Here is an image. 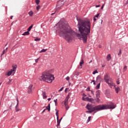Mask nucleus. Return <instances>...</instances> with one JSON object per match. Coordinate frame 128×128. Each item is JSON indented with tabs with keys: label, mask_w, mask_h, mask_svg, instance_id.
Segmentation results:
<instances>
[{
	"label": "nucleus",
	"mask_w": 128,
	"mask_h": 128,
	"mask_svg": "<svg viewBox=\"0 0 128 128\" xmlns=\"http://www.w3.org/2000/svg\"><path fill=\"white\" fill-rule=\"evenodd\" d=\"M76 20L78 22V28L80 34H76L77 38L79 40H82L84 44L88 42V36L90 34V20L85 18H82L76 16Z\"/></svg>",
	"instance_id": "obj_1"
},
{
	"label": "nucleus",
	"mask_w": 128,
	"mask_h": 128,
	"mask_svg": "<svg viewBox=\"0 0 128 128\" xmlns=\"http://www.w3.org/2000/svg\"><path fill=\"white\" fill-rule=\"evenodd\" d=\"M60 36L64 38L68 42H70L74 38V31L68 26V23L65 22L64 23L59 24Z\"/></svg>",
	"instance_id": "obj_2"
},
{
	"label": "nucleus",
	"mask_w": 128,
	"mask_h": 128,
	"mask_svg": "<svg viewBox=\"0 0 128 128\" xmlns=\"http://www.w3.org/2000/svg\"><path fill=\"white\" fill-rule=\"evenodd\" d=\"M39 80L50 84L54 80V76L50 73V71H45L42 74V76L39 78Z\"/></svg>",
	"instance_id": "obj_3"
},
{
	"label": "nucleus",
	"mask_w": 128,
	"mask_h": 128,
	"mask_svg": "<svg viewBox=\"0 0 128 128\" xmlns=\"http://www.w3.org/2000/svg\"><path fill=\"white\" fill-rule=\"evenodd\" d=\"M86 108L88 110V111L86 112V114H92L94 112L93 116H94V114L98 112H100V105L93 106L92 104H88L86 106Z\"/></svg>",
	"instance_id": "obj_4"
},
{
	"label": "nucleus",
	"mask_w": 128,
	"mask_h": 128,
	"mask_svg": "<svg viewBox=\"0 0 128 128\" xmlns=\"http://www.w3.org/2000/svg\"><path fill=\"white\" fill-rule=\"evenodd\" d=\"M99 106L100 110H114L116 108V105L112 102H110L108 104H100Z\"/></svg>",
	"instance_id": "obj_5"
},
{
	"label": "nucleus",
	"mask_w": 128,
	"mask_h": 128,
	"mask_svg": "<svg viewBox=\"0 0 128 128\" xmlns=\"http://www.w3.org/2000/svg\"><path fill=\"white\" fill-rule=\"evenodd\" d=\"M66 2V0H60L58 2L56 6L58 8H60L61 6H62L64 4V2Z\"/></svg>",
	"instance_id": "obj_6"
},
{
	"label": "nucleus",
	"mask_w": 128,
	"mask_h": 128,
	"mask_svg": "<svg viewBox=\"0 0 128 128\" xmlns=\"http://www.w3.org/2000/svg\"><path fill=\"white\" fill-rule=\"evenodd\" d=\"M82 100H84L85 102H90L92 104H94V100L92 98H88V97H83L82 98Z\"/></svg>",
	"instance_id": "obj_7"
},
{
	"label": "nucleus",
	"mask_w": 128,
	"mask_h": 128,
	"mask_svg": "<svg viewBox=\"0 0 128 128\" xmlns=\"http://www.w3.org/2000/svg\"><path fill=\"white\" fill-rule=\"evenodd\" d=\"M12 68L10 70L12 72V76H14L16 72V68H18V66L16 64L12 66Z\"/></svg>",
	"instance_id": "obj_8"
},
{
	"label": "nucleus",
	"mask_w": 128,
	"mask_h": 128,
	"mask_svg": "<svg viewBox=\"0 0 128 128\" xmlns=\"http://www.w3.org/2000/svg\"><path fill=\"white\" fill-rule=\"evenodd\" d=\"M108 78V73H106V74L104 76V80L106 84L110 81V78Z\"/></svg>",
	"instance_id": "obj_9"
},
{
	"label": "nucleus",
	"mask_w": 128,
	"mask_h": 128,
	"mask_svg": "<svg viewBox=\"0 0 128 128\" xmlns=\"http://www.w3.org/2000/svg\"><path fill=\"white\" fill-rule=\"evenodd\" d=\"M69 96L70 95H68L67 97L66 98V99L64 100L63 101V102H64V106H66L68 102V98H68Z\"/></svg>",
	"instance_id": "obj_10"
},
{
	"label": "nucleus",
	"mask_w": 128,
	"mask_h": 128,
	"mask_svg": "<svg viewBox=\"0 0 128 128\" xmlns=\"http://www.w3.org/2000/svg\"><path fill=\"white\" fill-rule=\"evenodd\" d=\"M106 84H108L109 86L111 88H112V86H114V88H116V84H114V82H109L108 81V82H106Z\"/></svg>",
	"instance_id": "obj_11"
},
{
	"label": "nucleus",
	"mask_w": 128,
	"mask_h": 128,
	"mask_svg": "<svg viewBox=\"0 0 128 128\" xmlns=\"http://www.w3.org/2000/svg\"><path fill=\"white\" fill-rule=\"evenodd\" d=\"M17 104L15 107V110L16 112H20V109L18 108V98H16Z\"/></svg>",
	"instance_id": "obj_12"
},
{
	"label": "nucleus",
	"mask_w": 128,
	"mask_h": 128,
	"mask_svg": "<svg viewBox=\"0 0 128 128\" xmlns=\"http://www.w3.org/2000/svg\"><path fill=\"white\" fill-rule=\"evenodd\" d=\"M96 98H100V90H98L96 91Z\"/></svg>",
	"instance_id": "obj_13"
},
{
	"label": "nucleus",
	"mask_w": 128,
	"mask_h": 128,
	"mask_svg": "<svg viewBox=\"0 0 128 128\" xmlns=\"http://www.w3.org/2000/svg\"><path fill=\"white\" fill-rule=\"evenodd\" d=\"M96 99H94V102L96 103V102L94 101L96 100V102H98V104H100V97H96Z\"/></svg>",
	"instance_id": "obj_14"
},
{
	"label": "nucleus",
	"mask_w": 128,
	"mask_h": 128,
	"mask_svg": "<svg viewBox=\"0 0 128 128\" xmlns=\"http://www.w3.org/2000/svg\"><path fill=\"white\" fill-rule=\"evenodd\" d=\"M114 88L115 90V92H116V94H118V92H120V87L118 86V87H116Z\"/></svg>",
	"instance_id": "obj_15"
},
{
	"label": "nucleus",
	"mask_w": 128,
	"mask_h": 128,
	"mask_svg": "<svg viewBox=\"0 0 128 128\" xmlns=\"http://www.w3.org/2000/svg\"><path fill=\"white\" fill-rule=\"evenodd\" d=\"M112 59V57L110 56V54H108L106 56V60L108 62H110V60Z\"/></svg>",
	"instance_id": "obj_16"
},
{
	"label": "nucleus",
	"mask_w": 128,
	"mask_h": 128,
	"mask_svg": "<svg viewBox=\"0 0 128 128\" xmlns=\"http://www.w3.org/2000/svg\"><path fill=\"white\" fill-rule=\"evenodd\" d=\"M42 96L43 98H48V96H46V92H42Z\"/></svg>",
	"instance_id": "obj_17"
},
{
	"label": "nucleus",
	"mask_w": 128,
	"mask_h": 128,
	"mask_svg": "<svg viewBox=\"0 0 128 128\" xmlns=\"http://www.w3.org/2000/svg\"><path fill=\"white\" fill-rule=\"evenodd\" d=\"M30 32L28 31L22 34V36H28Z\"/></svg>",
	"instance_id": "obj_18"
},
{
	"label": "nucleus",
	"mask_w": 128,
	"mask_h": 128,
	"mask_svg": "<svg viewBox=\"0 0 128 128\" xmlns=\"http://www.w3.org/2000/svg\"><path fill=\"white\" fill-rule=\"evenodd\" d=\"M12 72L11 70H10V71H9L8 72V73H7V76H10V75H12Z\"/></svg>",
	"instance_id": "obj_19"
},
{
	"label": "nucleus",
	"mask_w": 128,
	"mask_h": 128,
	"mask_svg": "<svg viewBox=\"0 0 128 128\" xmlns=\"http://www.w3.org/2000/svg\"><path fill=\"white\" fill-rule=\"evenodd\" d=\"M84 64V60L82 59L81 60V62H80V66H82V64Z\"/></svg>",
	"instance_id": "obj_20"
},
{
	"label": "nucleus",
	"mask_w": 128,
	"mask_h": 128,
	"mask_svg": "<svg viewBox=\"0 0 128 128\" xmlns=\"http://www.w3.org/2000/svg\"><path fill=\"white\" fill-rule=\"evenodd\" d=\"M46 108L48 110V112H50V104H48V106H46Z\"/></svg>",
	"instance_id": "obj_21"
},
{
	"label": "nucleus",
	"mask_w": 128,
	"mask_h": 128,
	"mask_svg": "<svg viewBox=\"0 0 128 128\" xmlns=\"http://www.w3.org/2000/svg\"><path fill=\"white\" fill-rule=\"evenodd\" d=\"M28 14L30 16H32L34 15V12H32V10H30V12H28Z\"/></svg>",
	"instance_id": "obj_22"
},
{
	"label": "nucleus",
	"mask_w": 128,
	"mask_h": 128,
	"mask_svg": "<svg viewBox=\"0 0 128 128\" xmlns=\"http://www.w3.org/2000/svg\"><path fill=\"white\" fill-rule=\"evenodd\" d=\"M32 26H34V25L32 24L30 26H29V28L28 29V32H30V30H32Z\"/></svg>",
	"instance_id": "obj_23"
},
{
	"label": "nucleus",
	"mask_w": 128,
	"mask_h": 128,
	"mask_svg": "<svg viewBox=\"0 0 128 128\" xmlns=\"http://www.w3.org/2000/svg\"><path fill=\"white\" fill-rule=\"evenodd\" d=\"M100 86V83H99L97 84V86H96V89L99 90Z\"/></svg>",
	"instance_id": "obj_24"
},
{
	"label": "nucleus",
	"mask_w": 128,
	"mask_h": 128,
	"mask_svg": "<svg viewBox=\"0 0 128 128\" xmlns=\"http://www.w3.org/2000/svg\"><path fill=\"white\" fill-rule=\"evenodd\" d=\"M46 50H48V49H42V50H41L40 52V53L42 54V52H46Z\"/></svg>",
	"instance_id": "obj_25"
},
{
	"label": "nucleus",
	"mask_w": 128,
	"mask_h": 128,
	"mask_svg": "<svg viewBox=\"0 0 128 128\" xmlns=\"http://www.w3.org/2000/svg\"><path fill=\"white\" fill-rule=\"evenodd\" d=\"M102 80V76L99 75L96 77V80Z\"/></svg>",
	"instance_id": "obj_26"
},
{
	"label": "nucleus",
	"mask_w": 128,
	"mask_h": 128,
	"mask_svg": "<svg viewBox=\"0 0 128 128\" xmlns=\"http://www.w3.org/2000/svg\"><path fill=\"white\" fill-rule=\"evenodd\" d=\"M56 110V116H57V120H58V110Z\"/></svg>",
	"instance_id": "obj_27"
},
{
	"label": "nucleus",
	"mask_w": 128,
	"mask_h": 128,
	"mask_svg": "<svg viewBox=\"0 0 128 128\" xmlns=\"http://www.w3.org/2000/svg\"><path fill=\"white\" fill-rule=\"evenodd\" d=\"M12 80H9V81L6 83V84H12Z\"/></svg>",
	"instance_id": "obj_28"
},
{
	"label": "nucleus",
	"mask_w": 128,
	"mask_h": 128,
	"mask_svg": "<svg viewBox=\"0 0 128 128\" xmlns=\"http://www.w3.org/2000/svg\"><path fill=\"white\" fill-rule=\"evenodd\" d=\"M35 2L36 4H40V0H35Z\"/></svg>",
	"instance_id": "obj_29"
},
{
	"label": "nucleus",
	"mask_w": 128,
	"mask_h": 128,
	"mask_svg": "<svg viewBox=\"0 0 128 128\" xmlns=\"http://www.w3.org/2000/svg\"><path fill=\"white\" fill-rule=\"evenodd\" d=\"M32 89H28V94H32Z\"/></svg>",
	"instance_id": "obj_30"
},
{
	"label": "nucleus",
	"mask_w": 128,
	"mask_h": 128,
	"mask_svg": "<svg viewBox=\"0 0 128 128\" xmlns=\"http://www.w3.org/2000/svg\"><path fill=\"white\" fill-rule=\"evenodd\" d=\"M28 90H32V84H30L28 88Z\"/></svg>",
	"instance_id": "obj_31"
},
{
	"label": "nucleus",
	"mask_w": 128,
	"mask_h": 128,
	"mask_svg": "<svg viewBox=\"0 0 128 128\" xmlns=\"http://www.w3.org/2000/svg\"><path fill=\"white\" fill-rule=\"evenodd\" d=\"M54 102H55V106H56V104H58V99L54 100Z\"/></svg>",
	"instance_id": "obj_32"
},
{
	"label": "nucleus",
	"mask_w": 128,
	"mask_h": 128,
	"mask_svg": "<svg viewBox=\"0 0 128 128\" xmlns=\"http://www.w3.org/2000/svg\"><path fill=\"white\" fill-rule=\"evenodd\" d=\"M90 118H92V116H89L88 118V120H87V122H90Z\"/></svg>",
	"instance_id": "obj_33"
},
{
	"label": "nucleus",
	"mask_w": 128,
	"mask_h": 128,
	"mask_svg": "<svg viewBox=\"0 0 128 128\" xmlns=\"http://www.w3.org/2000/svg\"><path fill=\"white\" fill-rule=\"evenodd\" d=\"M38 40H40V38H36L34 39L35 42H38Z\"/></svg>",
	"instance_id": "obj_34"
},
{
	"label": "nucleus",
	"mask_w": 128,
	"mask_h": 128,
	"mask_svg": "<svg viewBox=\"0 0 128 128\" xmlns=\"http://www.w3.org/2000/svg\"><path fill=\"white\" fill-rule=\"evenodd\" d=\"M40 6L38 5V6H36V10H40Z\"/></svg>",
	"instance_id": "obj_35"
},
{
	"label": "nucleus",
	"mask_w": 128,
	"mask_h": 128,
	"mask_svg": "<svg viewBox=\"0 0 128 128\" xmlns=\"http://www.w3.org/2000/svg\"><path fill=\"white\" fill-rule=\"evenodd\" d=\"M86 90V92H90V87H88Z\"/></svg>",
	"instance_id": "obj_36"
},
{
	"label": "nucleus",
	"mask_w": 128,
	"mask_h": 128,
	"mask_svg": "<svg viewBox=\"0 0 128 128\" xmlns=\"http://www.w3.org/2000/svg\"><path fill=\"white\" fill-rule=\"evenodd\" d=\"M100 16V13L97 14L94 16V18H98Z\"/></svg>",
	"instance_id": "obj_37"
},
{
	"label": "nucleus",
	"mask_w": 128,
	"mask_h": 128,
	"mask_svg": "<svg viewBox=\"0 0 128 128\" xmlns=\"http://www.w3.org/2000/svg\"><path fill=\"white\" fill-rule=\"evenodd\" d=\"M98 70H96L93 72L92 74H98Z\"/></svg>",
	"instance_id": "obj_38"
},
{
	"label": "nucleus",
	"mask_w": 128,
	"mask_h": 128,
	"mask_svg": "<svg viewBox=\"0 0 128 128\" xmlns=\"http://www.w3.org/2000/svg\"><path fill=\"white\" fill-rule=\"evenodd\" d=\"M90 92H91V94H93V96H94V91L92 90H90Z\"/></svg>",
	"instance_id": "obj_39"
},
{
	"label": "nucleus",
	"mask_w": 128,
	"mask_h": 128,
	"mask_svg": "<svg viewBox=\"0 0 128 128\" xmlns=\"http://www.w3.org/2000/svg\"><path fill=\"white\" fill-rule=\"evenodd\" d=\"M122 54V50H120L118 54V56H120Z\"/></svg>",
	"instance_id": "obj_40"
},
{
	"label": "nucleus",
	"mask_w": 128,
	"mask_h": 128,
	"mask_svg": "<svg viewBox=\"0 0 128 128\" xmlns=\"http://www.w3.org/2000/svg\"><path fill=\"white\" fill-rule=\"evenodd\" d=\"M65 106H66V110H68V108H70V107L68 106V105Z\"/></svg>",
	"instance_id": "obj_41"
},
{
	"label": "nucleus",
	"mask_w": 128,
	"mask_h": 128,
	"mask_svg": "<svg viewBox=\"0 0 128 128\" xmlns=\"http://www.w3.org/2000/svg\"><path fill=\"white\" fill-rule=\"evenodd\" d=\"M66 80H70V76H68L66 78Z\"/></svg>",
	"instance_id": "obj_42"
},
{
	"label": "nucleus",
	"mask_w": 128,
	"mask_h": 128,
	"mask_svg": "<svg viewBox=\"0 0 128 128\" xmlns=\"http://www.w3.org/2000/svg\"><path fill=\"white\" fill-rule=\"evenodd\" d=\"M62 90H64V87L61 88L59 90L58 92H62Z\"/></svg>",
	"instance_id": "obj_43"
},
{
	"label": "nucleus",
	"mask_w": 128,
	"mask_h": 128,
	"mask_svg": "<svg viewBox=\"0 0 128 128\" xmlns=\"http://www.w3.org/2000/svg\"><path fill=\"white\" fill-rule=\"evenodd\" d=\"M38 60H40V58H38L35 60L36 62H38Z\"/></svg>",
	"instance_id": "obj_44"
},
{
	"label": "nucleus",
	"mask_w": 128,
	"mask_h": 128,
	"mask_svg": "<svg viewBox=\"0 0 128 128\" xmlns=\"http://www.w3.org/2000/svg\"><path fill=\"white\" fill-rule=\"evenodd\" d=\"M4 52H5V50H4L3 52H2V54H1V56H4Z\"/></svg>",
	"instance_id": "obj_45"
},
{
	"label": "nucleus",
	"mask_w": 128,
	"mask_h": 128,
	"mask_svg": "<svg viewBox=\"0 0 128 128\" xmlns=\"http://www.w3.org/2000/svg\"><path fill=\"white\" fill-rule=\"evenodd\" d=\"M127 68H128L127 66H124V70H126Z\"/></svg>",
	"instance_id": "obj_46"
},
{
	"label": "nucleus",
	"mask_w": 128,
	"mask_h": 128,
	"mask_svg": "<svg viewBox=\"0 0 128 128\" xmlns=\"http://www.w3.org/2000/svg\"><path fill=\"white\" fill-rule=\"evenodd\" d=\"M100 5L99 4V5H96V8H100Z\"/></svg>",
	"instance_id": "obj_47"
},
{
	"label": "nucleus",
	"mask_w": 128,
	"mask_h": 128,
	"mask_svg": "<svg viewBox=\"0 0 128 128\" xmlns=\"http://www.w3.org/2000/svg\"><path fill=\"white\" fill-rule=\"evenodd\" d=\"M116 84H120V80H118L116 81Z\"/></svg>",
	"instance_id": "obj_48"
},
{
	"label": "nucleus",
	"mask_w": 128,
	"mask_h": 128,
	"mask_svg": "<svg viewBox=\"0 0 128 128\" xmlns=\"http://www.w3.org/2000/svg\"><path fill=\"white\" fill-rule=\"evenodd\" d=\"M104 6V4H103L102 6L101 7V10H103Z\"/></svg>",
	"instance_id": "obj_49"
},
{
	"label": "nucleus",
	"mask_w": 128,
	"mask_h": 128,
	"mask_svg": "<svg viewBox=\"0 0 128 128\" xmlns=\"http://www.w3.org/2000/svg\"><path fill=\"white\" fill-rule=\"evenodd\" d=\"M102 48V46L99 44L98 45V48Z\"/></svg>",
	"instance_id": "obj_50"
},
{
	"label": "nucleus",
	"mask_w": 128,
	"mask_h": 128,
	"mask_svg": "<svg viewBox=\"0 0 128 128\" xmlns=\"http://www.w3.org/2000/svg\"><path fill=\"white\" fill-rule=\"evenodd\" d=\"M68 88H66V89H65V92L66 93L67 92H68Z\"/></svg>",
	"instance_id": "obj_51"
},
{
	"label": "nucleus",
	"mask_w": 128,
	"mask_h": 128,
	"mask_svg": "<svg viewBox=\"0 0 128 128\" xmlns=\"http://www.w3.org/2000/svg\"><path fill=\"white\" fill-rule=\"evenodd\" d=\"M94 22H96V17H94Z\"/></svg>",
	"instance_id": "obj_52"
},
{
	"label": "nucleus",
	"mask_w": 128,
	"mask_h": 128,
	"mask_svg": "<svg viewBox=\"0 0 128 128\" xmlns=\"http://www.w3.org/2000/svg\"><path fill=\"white\" fill-rule=\"evenodd\" d=\"M46 112V109L44 110L42 112V114H44V112Z\"/></svg>",
	"instance_id": "obj_53"
},
{
	"label": "nucleus",
	"mask_w": 128,
	"mask_h": 128,
	"mask_svg": "<svg viewBox=\"0 0 128 128\" xmlns=\"http://www.w3.org/2000/svg\"><path fill=\"white\" fill-rule=\"evenodd\" d=\"M53 14H56V12L52 13V14H51V16H53Z\"/></svg>",
	"instance_id": "obj_54"
},
{
	"label": "nucleus",
	"mask_w": 128,
	"mask_h": 128,
	"mask_svg": "<svg viewBox=\"0 0 128 128\" xmlns=\"http://www.w3.org/2000/svg\"><path fill=\"white\" fill-rule=\"evenodd\" d=\"M14 16H10V20H12V18H13Z\"/></svg>",
	"instance_id": "obj_55"
},
{
	"label": "nucleus",
	"mask_w": 128,
	"mask_h": 128,
	"mask_svg": "<svg viewBox=\"0 0 128 128\" xmlns=\"http://www.w3.org/2000/svg\"><path fill=\"white\" fill-rule=\"evenodd\" d=\"M50 100H52V98H48V101Z\"/></svg>",
	"instance_id": "obj_56"
},
{
	"label": "nucleus",
	"mask_w": 128,
	"mask_h": 128,
	"mask_svg": "<svg viewBox=\"0 0 128 128\" xmlns=\"http://www.w3.org/2000/svg\"><path fill=\"white\" fill-rule=\"evenodd\" d=\"M106 66V65H102V68H104Z\"/></svg>",
	"instance_id": "obj_57"
},
{
	"label": "nucleus",
	"mask_w": 128,
	"mask_h": 128,
	"mask_svg": "<svg viewBox=\"0 0 128 128\" xmlns=\"http://www.w3.org/2000/svg\"><path fill=\"white\" fill-rule=\"evenodd\" d=\"M128 4V0H127L126 2V4Z\"/></svg>",
	"instance_id": "obj_58"
},
{
	"label": "nucleus",
	"mask_w": 128,
	"mask_h": 128,
	"mask_svg": "<svg viewBox=\"0 0 128 128\" xmlns=\"http://www.w3.org/2000/svg\"><path fill=\"white\" fill-rule=\"evenodd\" d=\"M92 82H94V80H92Z\"/></svg>",
	"instance_id": "obj_59"
},
{
	"label": "nucleus",
	"mask_w": 128,
	"mask_h": 128,
	"mask_svg": "<svg viewBox=\"0 0 128 128\" xmlns=\"http://www.w3.org/2000/svg\"><path fill=\"white\" fill-rule=\"evenodd\" d=\"M92 62V60H90V61L89 62V64H90V62Z\"/></svg>",
	"instance_id": "obj_60"
},
{
	"label": "nucleus",
	"mask_w": 128,
	"mask_h": 128,
	"mask_svg": "<svg viewBox=\"0 0 128 128\" xmlns=\"http://www.w3.org/2000/svg\"><path fill=\"white\" fill-rule=\"evenodd\" d=\"M62 120V118H61L60 120Z\"/></svg>",
	"instance_id": "obj_61"
},
{
	"label": "nucleus",
	"mask_w": 128,
	"mask_h": 128,
	"mask_svg": "<svg viewBox=\"0 0 128 128\" xmlns=\"http://www.w3.org/2000/svg\"><path fill=\"white\" fill-rule=\"evenodd\" d=\"M94 84H96V82H94Z\"/></svg>",
	"instance_id": "obj_62"
},
{
	"label": "nucleus",
	"mask_w": 128,
	"mask_h": 128,
	"mask_svg": "<svg viewBox=\"0 0 128 128\" xmlns=\"http://www.w3.org/2000/svg\"><path fill=\"white\" fill-rule=\"evenodd\" d=\"M1 84H2V82L0 83V86H1Z\"/></svg>",
	"instance_id": "obj_63"
},
{
	"label": "nucleus",
	"mask_w": 128,
	"mask_h": 128,
	"mask_svg": "<svg viewBox=\"0 0 128 128\" xmlns=\"http://www.w3.org/2000/svg\"><path fill=\"white\" fill-rule=\"evenodd\" d=\"M58 128H60V126H58Z\"/></svg>",
	"instance_id": "obj_64"
}]
</instances>
